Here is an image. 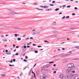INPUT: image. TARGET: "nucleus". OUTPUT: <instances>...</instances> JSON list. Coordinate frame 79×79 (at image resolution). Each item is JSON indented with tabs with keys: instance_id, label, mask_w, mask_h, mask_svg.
I'll list each match as a JSON object with an SVG mask.
<instances>
[{
	"instance_id": "nucleus-39",
	"label": "nucleus",
	"mask_w": 79,
	"mask_h": 79,
	"mask_svg": "<svg viewBox=\"0 0 79 79\" xmlns=\"http://www.w3.org/2000/svg\"><path fill=\"white\" fill-rule=\"evenodd\" d=\"M56 73V71H54L53 72L54 74H55V73Z\"/></svg>"
},
{
	"instance_id": "nucleus-21",
	"label": "nucleus",
	"mask_w": 79,
	"mask_h": 79,
	"mask_svg": "<svg viewBox=\"0 0 79 79\" xmlns=\"http://www.w3.org/2000/svg\"><path fill=\"white\" fill-rule=\"evenodd\" d=\"M57 32H58V31H53V33H57Z\"/></svg>"
},
{
	"instance_id": "nucleus-8",
	"label": "nucleus",
	"mask_w": 79,
	"mask_h": 79,
	"mask_svg": "<svg viewBox=\"0 0 79 79\" xmlns=\"http://www.w3.org/2000/svg\"><path fill=\"white\" fill-rule=\"evenodd\" d=\"M69 56V54H67L64 55V57H66V56Z\"/></svg>"
},
{
	"instance_id": "nucleus-59",
	"label": "nucleus",
	"mask_w": 79,
	"mask_h": 79,
	"mask_svg": "<svg viewBox=\"0 0 79 79\" xmlns=\"http://www.w3.org/2000/svg\"><path fill=\"white\" fill-rule=\"evenodd\" d=\"M30 39H32V40L33 39V38H32V37H31L30 38Z\"/></svg>"
},
{
	"instance_id": "nucleus-13",
	"label": "nucleus",
	"mask_w": 79,
	"mask_h": 79,
	"mask_svg": "<svg viewBox=\"0 0 79 79\" xmlns=\"http://www.w3.org/2000/svg\"><path fill=\"white\" fill-rule=\"evenodd\" d=\"M11 14H12V15H14V14H16V13L12 12L11 13Z\"/></svg>"
},
{
	"instance_id": "nucleus-52",
	"label": "nucleus",
	"mask_w": 79,
	"mask_h": 79,
	"mask_svg": "<svg viewBox=\"0 0 79 79\" xmlns=\"http://www.w3.org/2000/svg\"><path fill=\"white\" fill-rule=\"evenodd\" d=\"M42 47V46H38V48H39V47Z\"/></svg>"
},
{
	"instance_id": "nucleus-43",
	"label": "nucleus",
	"mask_w": 79,
	"mask_h": 79,
	"mask_svg": "<svg viewBox=\"0 0 79 79\" xmlns=\"http://www.w3.org/2000/svg\"><path fill=\"white\" fill-rule=\"evenodd\" d=\"M33 46H35V45H36V44H33Z\"/></svg>"
},
{
	"instance_id": "nucleus-55",
	"label": "nucleus",
	"mask_w": 79,
	"mask_h": 79,
	"mask_svg": "<svg viewBox=\"0 0 79 79\" xmlns=\"http://www.w3.org/2000/svg\"><path fill=\"white\" fill-rule=\"evenodd\" d=\"M65 18V17H64L62 18V19H64Z\"/></svg>"
},
{
	"instance_id": "nucleus-16",
	"label": "nucleus",
	"mask_w": 79,
	"mask_h": 79,
	"mask_svg": "<svg viewBox=\"0 0 79 79\" xmlns=\"http://www.w3.org/2000/svg\"><path fill=\"white\" fill-rule=\"evenodd\" d=\"M5 76H6L5 74H2L1 75V76H2V77Z\"/></svg>"
},
{
	"instance_id": "nucleus-32",
	"label": "nucleus",
	"mask_w": 79,
	"mask_h": 79,
	"mask_svg": "<svg viewBox=\"0 0 79 79\" xmlns=\"http://www.w3.org/2000/svg\"><path fill=\"white\" fill-rule=\"evenodd\" d=\"M72 15H73V16H74V15H76V14L75 13H73L72 14Z\"/></svg>"
},
{
	"instance_id": "nucleus-26",
	"label": "nucleus",
	"mask_w": 79,
	"mask_h": 79,
	"mask_svg": "<svg viewBox=\"0 0 79 79\" xmlns=\"http://www.w3.org/2000/svg\"><path fill=\"white\" fill-rule=\"evenodd\" d=\"M18 40H21V38H18Z\"/></svg>"
},
{
	"instance_id": "nucleus-3",
	"label": "nucleus",
	"mask_w": 79,
	"mask_h": 79,
	"mask_svg": "<svg viewBox=\"0 0 79 79\" xmlns=\"http://www.w3.org/2000/svg\"><path fill=\"white\" fill-rule=\"evenodd\" d=\"M47 77V75L45 74H44L42 76H41L40 77V79H45V78Z\"/></svg>"
},
{
	"instance_id": "nucleus-58",
	"label": "nucleus",
	"mask_w": 79,
	"mask_h": 79,
	"mask_svg": "<svg viewBox=\"0 0 79 79\" xmlns=\"http://www.w3.org/2000/svg\"><path fill=\"white\" fill-rule=\"evenodd\" d=\"M29 39V38H27L26 39V40H28V39Z\"/></svg>"
},
{
	"instance_id": "nucleus-42",
	"label": "nucleus",
	"mask_w": 79,
	"mask_h": 79,
	"mask_svg": "<svg viewBox=\"0 0 79 79\" xmlns=\"http://www.w3.org/2000/svg\"><path fill=\"white\" fill-rule=\"evenodd\" d=\"M66 18H69V16H67Z\"/></svg>"
},
{
	"instance_id": "nucleus-28",
	"label": "nucleus",
	"mask_w": 79,
	"mask_h": 79,
	"mask_svg": "<svg viewBox=\"0 0 79 79\" xmlns=\"http://www.w3.org/2000/svg\"><path fill=\"white\" fill-rule=\"evenodd\" d=\"M33 49H33V48H30V51H32V50H33Z\"/></svg>"
},
{
	"instance_id": "nucleus-56",
	"label": "nucleus",
	"mask_w": 79,
	"mask_h": 79,
	"mask_svg": "<svg viewBox=\"0 0 79 79\" xmlns=\"http://www.w3.org/2000/svg\"><path fill=\"white\" fill-rule=\"evenodd\" d=\"M67 40H70V39L69 38H67Z\"/></svg>"
},
{
	"instance_id": "nucleus-11",
	"label": "nucleus",
	"mask_w": 79,
	"mask_h": 79,
	"mask_svg": "<svg viewBox=\"0 0 79 79\" xmlns=\"http://www.w3.org/2000/svg\"><path fill=\"white\" fill-rule=\"evenodd\" d=\"M3 42H6L7 41V40L6 39H4L3 40Z\"/></svg>"
},
{
	"instance_id": "nucleus-50",
	"label": "nucleus",
	"mask_w": 79,
	"mask_h": 79,
	"mask_svg": "<svg viewBox=\"0 0 79 79\" xmlns=\"http://www.w3.org/2000/svg\"><path fill=\"white\" fill-rule=\"evenodd\" d=\"M44 70L43 69L41 70V71H42V73H43V72H44Z\"/></svg>"
},
{
	"instance_id": "nucleus-60",
	"label": "nucleus",
	"mask_w": 79,
	"mask_h": 79,
	"mask_svg": "<svg viewBox=\"0 0 79 79\" xmlns=\"http://www.w3.org/2000/svg\"><path fill=\"white\" fill-rule=\"evenodd\" d=\"M53 63V62H49V63L50 64V63Z\"/></svg>"
},
{
	"instance_id": "nucleus-2",
	"label": "nucleus",
	"mask_w": 79,
	"mask_h": 79,
	"mask_svg": "<svg viewBox=\"0 0 79 79\" xmlns=\"http://www.w3.org/2000/svg\"><path fill=\"white\" fill-rule=\"evenodd\" d=\"M66 73L67 74H72V71L70 70L69 69H67Z\"/></svg>"
},
{
	"instance_id": "nucleus-34",
	"label": "nucleus",
	"mask_w": 79,
	"mask_h": 79,
	"mask_svg": "<svg viewBox=\"0 0 79 79\" xmlns=\"http://www.w3.org/2000/svg\"><path fill=\"white\" fill-rule=\"evenodd\" d=\"M67 7V8H70V7H71V6H68Z\"/></svg>"
},
{
	"instance_id": "nucleus-36",
	"label": "nucleus",
	"mask_w": 79,
	"mask_h": 79,
	"mask_svg": "<svg viewBox=\"0 0 79 79\" xmlns=\"http://www.w3.org/2000/svg\"><path fill=\"white\" fill-rule=\"evenodd\" d=\"M50 6H54V5L53 4H50Z\"/></svg>"
},
{
	"instance_id": "nucleus-45",
	"label": "nucleus",
	"mask_w": 79,
	"mask_h": 79,
	"mask_svg": "<svg viewBox=\"0 0 79 79\" xmlns=\"http://www.w3.org/2000/svg\"><path fill=\"white\" fill-rule=\"evenodd\" d=\"M37 10H43V9H37Z\"/></svg>"
},
{
	"instance_id": "nucleus-38",
	"label": "nucleus",
	"mask_w": 79,
	"mask_h": 79,
	"mask_svg": "<svg viewBox=\"0 0 79 79\" xmlns=\"http://www.w3.org/2000/svg\"><path fill=\"white\" fill-rule=\"evenodd\" d=\"M19 55V54L18 53H16L15 54V55Z\"/></svg>"
},
{
	"instance_id": "nucleus-49",
	"label": "nucleus",
	"mask_w": 79,
	"mask_h": 79,
	"mask_svg": "<svg viewBox=\"0 0 79 79\" xmlns=\"http://www.w3.org/2000/svg\"><path fill=\"white\" fill-rule=\"evenodd\" d=\"M26 46H24L23 47V48H26Z\"/></svg>"
},
{
	"instance_id": "nucleus-44",
	"label": "nucleus",
	"mask_w": 79,
	"mask_h": 79,
	"mask_svg": "<svg viewBox=\"0 0 79 79\" xmlns=\"http://www.w3.org/2000/svg\"><path fill=\"white\" fill-rule=\"evenodd\" d=\"M26 36V35H23V37H25Z\"/></svg>"
},
{
	"instance_id": "nucleus-54",
	"label": "nucleus",
	"mask_w": 79,
	"mask_h": 79,
	"mask_svg": "<svg viewBox=\"0 0 79 79\" xmlns=\"http://www.w3.org/2000/svg\"><path fill=\"white\" fill-rule=\"evenodd\" d=\"M27 47L28 48H29L30 47V46H27Z\"/></svg>"
},
{
	"instance_id": "nucleus-35",
	"label": "nucleus",
	"mask_w": 79,
	"mask_h": 79,
	"mask_svg": "<svg viewBox=\"0 0 79 79\" xmlns=\"http://www.w3.org/2000/svg\"><path fill=\"white\" fill-rule=\"evenodd\" d=\"M23 73H21L20 74V76H23Z\"/></svg>"
},
{
	"instance_id": "nucleus-24",
	"label": "nucleus",
	"mask_w": 79,
	"mask_h": 79,
	"mask_svg": "<svg viewBox=\"0 0 79 79\" xmlns=\"http://www.w3.org/2000/svg\"><path fill=\"white\" fill-rule=\"evenodd\" d=\"M44 8H48V6H44Z\"/></svg>"
},
{
	"instance_id": "nucleus-4",
	"label": "nucleus",
	"mask_w": 79,
	"mask_h": 79,
	"mask_svg": "<svg viewBox=\"0 0 79 79\" xmlns=\"http://www.w3.org/2000/svg\"><path fill=\"white\" fill-rule=\"evenodd\" d=\"M65 79H71V76L66 75L65 77Z\"/></svg>"
},
{
	"instance_id": "nucleus-62",
	"label": "nucleus",
	"mask_w": 79,
	"mask_h": 79,
	"mask_svg": "<svg viewBox=\"0 0 79 79\" xmlns=\"http://www.w3.org/2000/svg\"><path fill=\"white\" fill-rule=\"evenodd\" d=\"M6 52H8V50H6Z\"/></svg>"
},
{
	"instance_id": "nucleus-46",
	"label": "nucleus",
	"mask_w": 79,
	"mask_h": 79,
	"mask_svg": "<svg viewBox=\"0 0 79 79\" xmlns=\"http://www.w3.org/2000/svg\"><path fill=\"white\" fill-rule=\"evenodd\" d=\"M74 9H75V10H77V7H75L74 8Z\"/></svg>"
},
{
	"instance_id": "nucleus-10",
	"label": "nucleus",
	"mask_w": 79,
	"mask_h": 79,
	"mask_svg": "<svg viewBox=\"0 0 79 79\" xmlns=\"http://www.w3.org/2000/svg\"><path fill=\"white\" fill-rule=\"evenodd\" d=\"M76 69H78V70H79V66H78L76 67Z\"/></svg>"
},
{
	"instance_id": "nucleus-48",
	"label": "nucleus",
	"mask_w": 79,
	"mask_h": 79,
	"mask_svg": "<svg viewBox=\"0 0 79 79\" xmlns=\"http://www.w3.org/2000/svg\"><path fill=\"white\" fill-rule=\"evenodd\" d=\"M14 29H18V27H15L14 28Z\"/></svg>"
},
{
	"instance_id": "nucleus-64",
	"label": "nucleus",
	"mask_w": 79,
	"mask_h": 79,
	"mask_svg": "<svg viewBox=\"0 0 79 79\" xmlns=\"http://www.w3.org/2000/svg\"><path fill=\"white\" fill-rule=\"evenodd\" d=\"M55 1H53V2H52V3H55Z\"/></svg>"
},
{
	"instance_id": "nucleus-33",
	"label": "nucleus",
	"mask_w": 79,
	"mask_h": 79,
	"mask_svg": "<svg viewBox=\"0 0 79 79\" xmlns=\"http://www.w3.org/2000/svg\"><path fill=\"white\" fill-rule=\"evenodd\" d=\"M15 61H16V60H15V59H13V61H14V62H15Z\"/></svg>"
},
{
	"instance_id": "nucleus-57",
	"label": "nucleus",
	"mask_w": 79,
	"mask_h": 79,
	"mask_svg": "<svg viewBox=\"0 0 79 79\" xmlns=\"http://www.w3.org/2000/svg\"><path fill=\"white\" fill-rule=\"evenodd\" d=\"M62 50H64L65 49H64V48H62Z\"/></svg>"
},
{
	"instance_id": "nucleus-63",
	"label": "nucleus",
	"mask_w": 79,
	"mask_h": 79,
	"mask_svg": "<svg viewBox=\"0 0 79 79\" xmlns=\"http://www.w3.org/2000/svg\"><path fill=\"white\" fill-rule=\"evenodd\" d=\"M16 45H15V44H13V47H15Z\"/></svg>"
},
{
	"instance_id": "nucleus-47",
	"label": "nucleus",
	"mask_w": 79,
	"mask_h": 79,
	"mask_svg": "<svg viewBox=\"0 0 79 79\" xmlns=\"http://www.w3.org/2000/svg\"><path fill=\"white\" fill-rule=\"evenodd\" d=\"M10 62V63H13V60H11Z\"/></svg>"
},
{
	"instance_id": "nucleus-53",
	"label": "nucleus",
	"mask_w": 79,
	"mask_h": 79,
	"mask_svg": "<svg viewBox=\"0 0 79 79\" xmlns=\"http://www.w3.org/2000/svg\"><path fill=\"white\" fill-rule=\"evenodd\" d=\"M76 48H79V46H77Z\"/></svg>"
},
{
	"instance_id": "nucleus-29",
	"label": "nucleus",
	"mask_w": 79,
	"mask_h": 79,
	"mask_svg": "<svg viewBox=\"0 0 79 79\" xmlns=\"http://www.w3.org/2000/svg\"><path fill=\"white\" fill-rule=\"evenodd\" d=\"M23 61L25 62L27 61V60H26L24 59Z\"/></svg>"
},
{
	"instance_id": "nucleus-15",
	"label": "nucleus",
	"mask_w": 79,
	"mask_h": 79,
	"mask_svg": "<svg viewBox=\"0 0 79 79\" xmlns=\"http://www.w3.org/2000/svg\"><path fill=\"white\" fill-rule=\"evenodd\" d=\"M22 54H23V56H24L25 55V52H23L22 53Z\"/></svg>"
},
{
	"instance_id": "nucleus-18",
	"label": "nucleus",
	"mask_w": 79,
	"mask_h": 79,
	"mask_svg": "<svg viewBox=\"0 0 79 79\" xmlns=\"http://www.w3.org/2000/svg\"><path fill=\"white\" fill-rule=\"evenodd\" d=\"M59 10V8H57L55 10V11H58Z\"/></svg>"
},
{
	"instance_id": "nucleus-27",
	"label": "nucleus",
	"mask_w": 79,
	"mask_h": 79,
	"mask_svg": "<svg viewBox=\"0 0 79 79\" xmlns=\"http://www.w3.org/2000/svg\"><path fill=\"white\" fill-rule=\"evenodd\" d=\"M34 77L36 78V77L35 76V73H34Z\"/></svg>"
},
{
	"instance_id": "nucleus-22",
	"label": "nucleus",
	"mask_w": 79,
	"mask_h": 79,
	"mask_svg": "<svg viewBox=\"0 0 79 79\" xmlns=\"http://www.w3.org/2000/svg\"><path fill=\"white\" fill-rule=\"evenodd\" d=\"M18 36V34H15V37H17Z\"/></svg>"
},
{
	"instance_id": "nucleus-25",
	"label": "nucleus",
	"mask_w": 79,
	"mask_h": 79,
	"mask_svg": "<svg viewBox=\"0 0 79 79\" xmlns=\"http://www.w3.org/2000/svg\"><path fill=\"white\" fill-rule=\"evenodd\" d=\"M35 53H38V51H35Z\"/></svg>"
},
{
	"instance_id": "nucleus-17",
	"label": "nucleus",
	"mask_w": 79,
	"mask_h": 79,
	"mask_svg": "<svg viewBox=\"0 0 79 79\" xmlns=\"http://www.w3.org/2000/svg\"><path fill=\"white\" fill-rule=\"evenodd\" d=\"M48 11H51V10H52V9H47Z\"/></svg>"
},
{
	"instance_id": "nucleus-61",
	"label": "nucleus",
	"mask_w": 79,
	"mask_h": 79,
	"mask_svg": "<svg viewBox=\"0 0 79 79\" xmlns=\"http://www.w3.org/2000/svg\"><path fill=\"white\" fill-rule=\"evenodd\" d=\"M16 48H19V46H16Z\"/></svg>"
},
{
	"instance_id": "nucleus-41",
	"label": "nucleus",
	"mask_w": 79,
	"mask_h": 79,
	"mask_svg": "<svg viewBox=\"0 0 79 79\" xmlns=\"http://www.w3.org/2000/svg\"><path fill=\"white\" fill-rule=\"evenodd\" d=\"M44 67L45 68H48V66H44Z\"/></svg>"
},
{
	"instance_id": "nucleus-1",
	"label": "nucleus",
	"mask_w": 79,
	"mask_h": 79,
	"mask_svg": "<svg viewBox=\"0 0 79 79\" xmlns=\"http://www.w3.org/2000/svg\"><path fill=\"white\" fill-rule=\"evenodd\" d=\"M67 66L69 68H70V69H74V64L73 63L69 64L67 65Z\"/></svg>"
},
{
	"instance_id": "nucleus-9",
	"label": "nucleus",
	"mask_w": 79,
	"mask_h": 79,
	"mask_svg": "<svg viewBox=\"0 0 79 79\" xmlns=\"http://www.w3.org/2000/svg\"><path fill=\"white\" fill-rule=\"evenodd\" d=\"M7 55H11V53L10 52H7V53H6Z\"/></svg>"
},
{
	"instance_id": "nucleus-37",
	"label": "nucleus",
	"mask_w": 79,
	"mask_h": 79,
	"mask_svg": "<svg viewBox=\"0 0 79 79\" xmlns=\"http://www.w3.org/2000/svg\"><path fill=\"white\" fill-rule=\"evenodd\" d=\"M33 5H37V3H34Z\"/></svg>"
},
{
	"instance_id": "nucleus-51",
	"label": "nucleus",
	"mask_w": 79,
	"mask_h": 79,
	"mask_svg": "<svg viewBox=\"0 0 79 79\" xmlns=\"http://www.w3.org/2000/svg\"><path fill=\"white\" fill-rule=\"evenodd\" d=\"M62 14V13L60 12V13L58 14V15H61Z\"/></svg>"
},
{
	"instance_id": "nucleus-7",
	"label": "nucleus",
	"mask_w": 79,
	"mask_h": 79,
	"mask_svg": "<svg viewBox=\"0 0 79 79\" xmlns=\"http://www.w3.org/2000/svg\"><path fill=\"white\" fill-rule=\"evenodd\" d=\"M60 77L61 79H63L64 78V76L63 75H60Z\"/></svg>"
},
{
	"instance_id": "nucleus-5",
	"label": "nucleus",
	"mask_w": 79,
	"mask_h": 79,
	"mask_svg": "<svg viewBox=\"0 0 79 79\" xmlns=\"http://www.w3.org/2000/svg\"><path fill=\"white\" fill-rule=\"evenodd\" d=\"M40 31H35L33 34V35H35V34H39V33H40Z\"/></svg>"
},
{
	"instance_id": "nucleus-23",
	"label": "nucleus",
	"mask_w": 79,
	"mask_h": 79,
	"mask_svg": "<svg viewBox=\"0 0 79 79\" xmlns=\"http://www.w3.org/2000/svg\"><path fill=\"white\" fill-rule=\"evenodd\" d=\"M44 42H47V43H49V42H48V41H47V40H44Z\"/></svg>"
},
{
	"instance_id": "nucleus-31",
	"label": "nucleus",
	"mask_w": 79,
	"mask_h": 79,
	"mask_svg": "<svg viewBox=\"0 0 79 79\" xmlns=\"http://www.w3.org/2000/svg\"><path fill=\"white\" fill-rule=\"evenodd\" d=\"M9 66H14V65H11V64H10V65H9Z\"/></svg>"
},
{
	"instance_id": "nucleus-30",
	"label": "nucleus",
	"mask_w": 79,
	"mask_h": 79,
	"mask_svg": "<svg viewBox=\"0 0 79 79\" xmlns=\"http://www.w3.org/2000/svg\"><path fill=\"white\" fill-rule=\"evenodd\" d=\"M28 58V57H27V56H25V59H27Z\"/></svg>"
},
{
	"instance_id": "nucleus-40",
	"label": "nucleus",
	"mask_w": 79,
	"mask_h": 79,
	"mask_svg": "<svg viewBox=\"0 0 79 79\" xmlns=\"http://www.w3.org/2000/svg\"><path fill=\"white\" fill-rule=\"evenodd\" d=\"M57 57V56H55L53 57V58H56Z\"/></svg>"
},
{
	"instance_id": "nucleus-20",
	"label": "nucleus",
	"mask_w": 79,
	"mask_h": 79,
	"mask_svg": "<svg viewBox=\"0 0 79 79\" xmlns=\"http://www.w3.org/2000/svg\"><path fill=\"white\" fill-rule=\"evenodd\" d=\"M75 73V71L74 70L73 71H72V74H73V73Z\"/></svg>"
},
{
	"instance_id": "nucleus-14",
	"label": "nucleus",
	"mask_w": 79,
	"mask_h": 79,
	"mask_svg": "<svg viewBox=\"0 0 79 79\" xmlns=\"http://www.w3.org/2000/svg\"><path fill=\"white\" fill-rule=\"evenodd\" d=\"M26 49H25V48H24L22 50V51L23 52H24V51H26Z\"/></svg>"
},
{
	"instance_id": "nucleus-12",
	"label": "nucleus",
	"mask_w": 79,
	"mask_h": 79,
	"mask_svg": "<svg viewBox=\"0 0 79 79\" xmlns=\"http://www.w3.org/2000/svg\"><path fill=\"white\" fill-rule=\"evenodd\" d=\"M56 23L55 22H54L52 23V24H53V25H56Z\"/></svg>"
},
{
	"instance_id": "nucleus-6",
	"label": "nucleus",
	"mask_w": 79,
	"mask_h": 79,
	"mask_svg": "<svg viewBox=\"0 0 79 79\" xmlns=\"http://www.w3.org/2000/svg\"><path fill=\"white\" fill-rule=\"evenodd\" d=\"M71 77H77V75L76 74H73L71 76Z\"/></svg>"
},
{
	"instance_id": "nucleus-19",
	"label": "nucleus",
	"mask_w": 79,
	"mask_h": 79,
	"mask_svg": "<svg viewBox=\"0 0 79 79\" xmlns=\"http://www.w3.org/2000/svg\"><path fill=\"white\" fill-rule=\"evenodd\" d=\"M31 70L29 73V75H31Z\"/></svg>"
}]
</instances>
